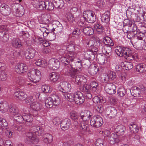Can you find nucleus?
<instances>
[{
  "label": "nucleus",
  "mask_w": 146,
  "mask_h": 146,
  "mask_svg": "<svg viewBox=\"0 0 146 146\" xmlns=\"http://www.w3.org/2000/svg\"><path fill=\"white\" fill-rule=\"evenodd\" d=\"M36 1L35 5V7L38 10H43L45 9V1L40 0H35Z\"/></svg>",
  "instance_id": "obj_25"
},
{
  "label": "nucleus",
  "mask_w": 146,
  "mask_h": 146,
  "mask_svg": "<svg viewBox=\"0 0 146 146\" xmlns=\"http://www.w3.org/2000/svg\"><path fill=\"white\" fill-rule=\"evenodd\" d=\"M94 40H90L89 39L84 41V44H86L88 46L92 48L94 47Z\"/></svg>",
  "instance_id": "obj_50"
},
{
  "label": "nucleus",
  "mask_w": 146,
  "mask_h": 146,
  "mask_svg": "<svg viewBox=\"0 0 146 146\" xmlns=\"http://www.w3.org/2000/svg\"><path fill=\"white\" fill-rule=\"evenodd\" d=\"M16 82L17 84L22 86L24 84L25 80L23 78L18 77L16 79Z\"/></svg>",
  "instance_id": "obj_58"
},
{
  "label": "nucleus",
  "mask_w": 146,
  "mask_h": 146,
  "mask_svg": "<svg viewBox=\"0 0 146 146\" xmlns=\"http://www.w3.org/2000/svg\"><path fill=\"white\" fill-rule=\"evenodd\" d=\"M36 50L34 48L30 47L27 49L25 54V58L27 59L32 58L35 55Z\"/></svg>",
  "instance_id": "obj_16"
},
{
  "label": "nucleus",
  "mask_w": 146,
  "mask_h": 146,
  "mask_svg": "<svg viewBox=\"0 0 146 146\" xmlns=\"http://www.w3.org/2000/svg\"><path fill=\"white\" fill-rule=\"evenodd\" d=\"M117 111L115 109L112 107L107 108L106 109V113L110 117H114L117 114Z\"/></svg>",
  "instance_id": "obj_17"
},
{
  "label": "nucleus",
  "mask_w": 146,
  "mask_h": 146,
  "mask_svg": "<svg viewBox=\"0 0 146 146\" xmlns=\"http://www.w3.org/2000/svg\"><path fill=\"white\" fill-rule=\"evenodd\" d=\"M93 101L95 104H99L100 103H104L106 102L105 98L102 96L99 97L98 96L94 97L93 99Z\"/></svg>",
  "instance_id": "obj_39"
},
{
  "label": "nucleus",
  "mask_w": 146,
  "mask_h": 146,
  "mask_svg": "<svg viewBox=\"0 0 146 146\" xmlns=\"http://www.w3.org/2000/svg\"><path fill=\"white\" fill-rule=\"evenodd\" d=\"M145 36V34L141 32H139L138 33H136L135 38H137L138 40H143V38Z\"/></svg>",
  "instance_id": "obj_54"
},
{
  "label": "nucleus",
  "mask_w": 146,
  "mask_h": 146,
  "mask_svg": "<svg viewBox=\"0 0 146 146\" xmlns=\"http://www.w3.org/2000/svg\"><path fill=\"white\" fill-rule=\"evenodd\" d=\"M66 17L69 21L73 23L74 21V18L73 16L70 12L67 13L66 14Z\"/></svg>",
  "instance_id": "obj_55"
},
{
  "label": "nucleus",
  "mask_w": 146,
  "mask_h": 146,
  "mask_svg": "<svg viewBox=\"0 0 146 146\" xmlns=\"http://www.w3.org/2000/svg\"><path fill=\"white\" fill-rule=\"evenodd\" d=\"M90 112L88 110H85L83 115V121L84 125H83V133L84 134L90 133V131L89 127L88 120L90 117Z\"/></svg>",
  "instance_id": "obj_5"
},
{
  "label": "nucleus",
  "mask_w": 146,
  "mask_h": 146,
  "mask_svg": "<svg viewBox=\"0 0 146 146\" xmlns=\"http://www.w3.org/2000/svg\"><path fill=\"white\" fill-rule=\"evenodd\" d=\"M91 68H89L88 71L90 74L92 75L96 74L99 70V68L97 64H91Z\"/></svg>",
  "instance_id": "obj_30"
},
{
  "label": "nucleus",
  "mask_w": 146,
  "mask_h": 146,
  "mask_svg": "<svg viewBox=\"0 0 146 146\" xmlns=\"http://www.w3.org/2000/svg\"><path fill=\"white\" fill-rule=\"evenodd\" d=\"M41 104L37 102H33L31 105L30 106L31 108L34 111H35L36 113L35 116L38 115L37 111L40 110L42 108Z\"/></svg>",
  "instance_id": "obj_20"
},
{
  "label": "nucleus",
  "mask_w": 146,
  "mask_h": 146,
  "mask_svg": "<svg viewBox=\"0 0 146 146\" xmlns=\"http://www.w3.org/2000/svg\"><path fill=\"white\" fill-rule=\"evenodd\" d=\"M41 90L42 92L44 93H50L52 92V87L47 85H44L41 87Z\"/></svg>",
  "instance_id": "obj_46"
},
{
  "label": "nucleus",
  "mask_w": 146,
  "mask_h": 146,
  "mask_svg": "<svg viewBox=\"0 0 146 146\" xmlns=\"http://www.w3.org/2000/svg\"><path fill=\"white\" fill-rule=\"evenodd\" d=\"M33 118L30 114L27 113H23L22 115H21L18 119H16L17 122L21 123L24 122L25 121V125L27 126H30L32 125V122L33 121Z\"/></svg>",
  "instance_id": "obj_6"
},
{
  "label": "nucleus",
  "mask_w": 146,
  "mask_h": 146,
  "mask_svg": "<svg viewBox=\"0 0 146 146\" xmlns=\"http://www.w3.org/2000/svg\"><path fill=\"white\" fill-rule=\"evenodd\" d=\"M49 97H48L45 100V104L46 107L48 108H52L53 106V104Z\"/></svg>",
  "instance_id": "obj_47"
},
{
  "label": "nucleus",
  "mask_w": 146,
  "mask_h": 146,
  "mask_svg": "<svg viewBox=\"0 0 146 146\" xmlns=\"http://www.w3.org/2000/svg\"><path fill=\"white\" fill-rule=\"evenodd\" d=\"M96 146H104V145L103 140L101 139H98L95 142Z\"/></svg>",
  "instance_id": "obj_61"
},
{
  "label": "nucleus",
  "mask_w": 146,
  "mask_h": 146,
  "mask_svg": "<svg viewBox=\"0 0 146 146\" xmlns=\"http://www.w3.org/2000/svg\"><path fill=\"white\" fill-rule=\"evenodd\" d=\"M76 56V55L73 51L69 52L66 55L67 57L71 62L73 61V58H75Z\"/></svg>",
  "instance_id": "obj_57"
},
{
  "label": "nucleus",
  "mask_w": 146,
  "mask_h": 146,
  "mask_svg": "<svg viewBox=\"0 0 146 146\" xmlns=\"http://www.w3.org/2000/svg\"><path fill=\"white\" fill-rule=\"evenodd\" d=\"M103 41L104 43L106 45L112 46L114 45V43L112 40L108 36L104 37L103 38Z\"/></svg>",
  "instance_id": "obj_42"
},
{
  "label": "nucleus",
  "mask_w": 146,
  "mask_h": 146,
  "mask_svg": "<svg viewBox=\"0 0 146 146\" xmlns=\"http://www.w3.org/2000/svg\"><path fill=\"white\" fill-rule=\"evenodd\" d=\"M83 17L87 23H92L96 21V16L93 13L88 11H84L83 13Z\"/></svg>",
  "instance_id": "obj_9"
},
{
  "label": "nucleus",
  "mask_w": 146,
  "mask_h": 146,
  "mask_svg": "<svg viewBox=\"0 0 146 146\" xmlns=\"http://www.w3.org/2000/svg\"><path fill=\"white\" fill-rule=\"evenodd\" d=\"M106 74L107 77L102 78V81L103 82H107L108 80V79L113 80L116 78V73L115 72L111 71H108Z\"/></svg>",
  "instance_id": "obj_19"
},
{
  "label": "nucleus",
  "mask_w": 146,
  "mask_h": 146,
  "mask_svg": "<svg viewBox=\"0 0 146 146\" xmlns=\"http://www.w3.org/2000/svg\"><path fill=\"white\" fill-rule=\"evenodd\" d=\"M70 115L71 118L74 120L77 119L78 117L76 112L74 111H71L70 113Z\"/></svg>",
  "instance_id": "obj_60"
},
{
  "label": "nucleus",
  "mask_w": 146,
  "mask_h": 146,
  "mask_svg": "<svg viewBox=\"0 0 146 146\" xmlns=\"http://www.w3.org/2000/svg\"><path fill=\"white\" fill-rule=\"evenodd\" d=\"M49 98L51 99L53 105L55 106L59 105L60 103V100L58 96L56 94H52Z\"/></svg>",
  "instance_id": "obj_23"
},
{
  "label": "nucleus",
  "mask_w": 146,
  "mask_h": 146,
  "mask_svg": "<svg viewBox=\"0 0 146 146\" xmlns=\"http://www.w3.org/2000/svg\"><path fill=\"white\" fill-rule=\"evenodd\" d=\"M98 85V84L96 82H92L90 85L87 84L84 85V87L83 89L84 92H86V94L85 96H86L87 98L90 99L92 98V95L90 93V91L92 89V91L94 92L96 90V88Z\"/></svg>",
  "instance_id": "obj_7"
},
{
  "label": "nucleus",
  "mask_w": 146,
  "mask_h": 146,
  "mask_svg": "<svg viewBox=\"0 0 146 146\" xmlns=\"http://www.w3.org/2000/svg\"><path fill=\"white\" fill-rule=\"evenodd\" d=\"M13 132L11 130L9 129H6L5 131V133L6 136L9 138L11 137L12 135Z\"/></svg>",
  "instance_id": "obj_63"
},
{
  "label": "nucleus",
  "mask_w": 146,
  "mask_h": 146,
  "mask_svg": "<svg viewBox=\"0 0 146 146\" xmlns=\"http://www.w3.org/2000/svg\"><path fill=\"white\" fill-rule=\"evenodd\" d=\"M30 131L31 132L26 133V136L29 138V140H32L36 141L37 139H36V137L34 134L36 135H40L42 133L43 129L40 126L35 125L31 127Z\"/></svg>",
  "instance_id": "obj_3"
},
{
  "label": "nucleus",
  "mask_w": 146,
  "mask_h": 146,
  "mask_svg": "<svg viewBox=\"0 0 146 146\" xmlns=\"http://www.w3.org/2000/svg\"><path fill=\"white\" fill-rule=\"evenodd\" d=\"M82 93L80 92H76L74 97V100L75 103L78 104H81L82 101Z\"/></svg>",
  "instance_id": "obj_29"
},
{
  "label": "nucleus",
  "mask_w": 146,
  "mask_h": 146,
  "mask_svg": "<svg viewBox=\"0 0 146 146\" xmlns=\"http://www.w3.org/2000/svg\"><path fill=\"white\" fill-rule=\"evenodd\" d=\"M64 45L66 46V50L69 52L73 51L74 49V45L72 44L66 42L64 44Z\"/></svg>",
  "instance_id": "obj_49"
},
{
  "label": "nucleus",
  "mask_w": 146,
  "mask_h": 146,
  "mask_svg": "<svg viewBox=\"0 0 146 146\" xmlns=\"http://www.w3.org/2000/svg\"><path fill=\"white\" fill-rule=\"evenodd\" d=\"M70 124V121L69 119H66L63 120L61 124V129L63 130H65L69 128Z\"/></svg>",
  "instance_id": "obj_24"
},
{
  "label": "nucleus",
  "mask_w": 146,
  "mask_h": 146,
  "mask_svg": "<svg viewBox=\"0 0 146 146\" xmlns=\"http://www.w3.org/2000/svg\"><path fill=\"white\" fill-rule=\"evenodd\" d=\"M8 104L6 102H3L0 103V111L3 113L7 112L8 110Z\"/></svg>",
  "instance_id": "obj_36"
},
{
  "label": "nucleus",
  "mask_w": 146,
  "mask_h": 146,
  "mask_svg": "<svg viewBox=\"0 0 146 146\" xmlns=\"http://www.w3.org/2000/svg\"><path fill=\"white\" fill-rule=\"evenodd\" d=\"M131 93L134 97H138L140 96L141 92V90L139 88L134 87Z\"/></svg>",
  "instance_id": "obj_37"
},
{
  "label": "nucleus",
  "mask_w": 146,
  "mask_h": 146,
  "mask_svg": "<svg viewBox=\"0 0 146 146\" xmlns=\"http://www.w3.org/2000/svg\"><path fill=\"white\" fill-rule=\"evenodd\" d=\"M52 140V136L51 135L47 133L44 135L43 140L45 143H50Z\"/></svg>",
  "instance_id": "obj_35"
},
{
  "label": "nucleus",
  "mask_w": 146,
  "mask_h": 146,
  "mask_svg": "<svg viewBox=\"0 0 146 146\" xmlns=\"http://www.w3.org/2000/svg\"><path fill=\"white\" fill-rule=\"evenodd\" d=\"M115 52L118 56H124L125 58L129 60H133L136 57H137L136 53L132 52L131 49L127 47H117L115 49Z\"/></svg>",
  "instance_id": "obj_1"
},
{
  "label": "nucleus",
  "mask_w": 146,
  "mask_h": 146,
  "mask_svg": "<svg viewBox=\"0 0 146 146\" xmlns=\"http://www.w3.org/2000/svg\"><path fill=\"white\" fill-rule=\"evenodd\" d=\"M90 53V52L89 51L84 52L83 54L84 59L83 60L84 63L85 64L86 63L88 64L91 63V62H90L91 56L89 54Z\"/></svg>",
  "instance_id": "obj_34"
},
{
  "label": "nucleus",
  "mask_w": 146,
  "mask_h": 146,
  "mask_svg": "<svg viewBox=\"0 0 146 146\" xmlns=\"http://www.w3.org/2000/svg\"><path fill=\"white\" fill-rule=\"evenodd\" d=\"M8 125V123L6 120L4 118L0 117V128H2L3 130L5 129H6Z\"/></svg>",
  "instance_id": "obj_45"
},
{
  "label": "nucleus",
  "mask_w": 146,
  "mask_h": 146,
  "mask_svg": "<svg viewBox=\"0 0 146 146\" xmlns=\"http://www.w3.org/2000/svg\"><path fill=\"white\" fill-rule=\"evenodd\" d=\"M104 89L107 93L111 95L115 94L116 92L115 86L111 83L106 84L104 87Z\"/></svg>",
  "instance_id": "obj_14"
},
{
  "label": "nucleus",
  "mask_w": 146,
  "mask_h": 146,
  "mask_svg": "<svg viewBox=\"0 0 146 146\" xmlns=\"http://www.w3.org/2000/svg\"><path fill=\"white\" fill-rule=\"evenodd\" d=\"M41 77L40 72L38 70L33 68L30 70L27 73V78L34 83L39 82Z\"/></svg>",
  "instance_id": "obj_4"
},
{
  "label": "nucleus",
  "mask_w": 146,
  "mask_h": 146,
  "mask_svg": "<svg viewBox=\"0 0 146 146\" xmlns=\"http://www.w3.org/2000/svg\"><path fill=\"white\" fill-rule=\"evenodd\" d=\"M0 12L4 16H8L10 14L11 8L7 5L5 4H2L0 6Z\"/></svg>",
  "instance_id": "obj_13"
},
{
  "label": "nucleus",
  "mask_w": 146,
  "mask_h": 146,
  "mask_svg": "<svg viewBox=\"0 0 146 146\" xmlns=\"http://www.w3.org/2000/svg\"><path fill=\"white\" fill-rule=\"evenodd\" d=\"M24 9L23 7L19 5L16 9V13L17 16L21 17L24 14Z\"/></svg>",
  "instance_id": "obj_33"
},
{
  "label": "nucleus",
  "mask_w": 146,
  "mask_h": 146,
  "mask_svg": "<svg viewBox=\"0 0 146 146\" xmlns=\"http://www.w3.org/2000/svg\"><path fill=\"white\" fill-rule=\"evenodd\" d=\"M9 111L11 114L13 115L14 119L16 121V119H18L21 115L19 113L18 108L14 106L11 105L10 106Z\"/></svg>",
  "instance_id": "obj_12"
},
{
  "label": "nucleus",
  "mask_w": 146,
  "mask_h": 146,
  "mask_svg": "<svg viewBox=\"0 0 146 146\" xmlns=\"http://www.w3.org/2000/svg\"><path fill=\"white\" fill-rule=\"evenodd\" d=\"M94 42V46L97 47H102V42L99 38L97 36H95L94 37V40H93Z\"/></svg>",
  "instance_id": "obj_41"
},
{
  "label": "nucleus",
  "mask_w": 146,
  "mask_h": 146,
  "mask_svg": "<svg viewBox=\"0 0 146 146\" xmlns=\"http://www.w3.org/2000/svg\"><path fill=\"white\" fill-rule=\"evenodd\" d=\"M9 36L8 34L4 32V35H3L1 40L3 42H5L9 40Z\"/></svg>",
  "instance_id": "obj_62"
},
{
  "label": "nucleus",
  "mask_w": 146,
  "mask_h": 146,
  "mask_svg": "<svg viewBox=\"0 0 146 146\" xmlns=\"http://www.w3.org/2000/svg\"><path fill=\"white\" fill-rule=\"evenodd\" d=\"M57 24H58V25L57 26V27L54 29V31H55L56 35L61 37L63 35V27L58 21L57 22Z\"/></svg>",
  "instance_id": "obj_21"
},
{
  "label": "nucleus",
  "mask_w": 146,
  "mask_h": 146,
  "mask_svg": "<svg viewBox=\"0 0 146 146\" xmlns=\"http://www.w3.org/2000/svg\"><path fill=\"white\" fill-rule=\"evenodd\" d=\"M14 95L19 99L22 101H25L27 104H31L33 100L32 97L27 98V94L22 91H16L14 93Z\"/></svg>",
  "instance_id": "obj_8"
},
{
  "label": "nucleus",
  "mask_w": 146,
  "mask_h": 146,
  "mask_svg": "<svg viewBox=\"0 0 146 146\" xmlns=\"http://www.w3.org/2000/svg\"><path fill=\"white\" fill-rule=\"evenodd\" d=\"M68 92H66L62 93L63 95V98L65 100L70 102H73L74 100V97L75 94L73 93H68Z\"/></svg>",
  "instance_id": "obj_22"
},
{
  "label": "nucleus",
  "mask_w": 146,
  "mask_h": 146,
  "mask_svg": "<svg viewBox=\"0 0 146 146\" xmlns=\"http://www.w3.org/2000/svg\"><path fill=\"white\" fill-rule=\"evenodd\" d=\"M110 13L108 11L103 14L101 17L102 21L106 23H108L110 20Z\"/></svg>",
  "instance_id": "obj_32"
},
{
  "label": "nucleus",
  "mask_w": 146,
  "mask_h": 146,
  "mask_svg": "<svg viewBox=\"0 0 146 146\" xmlns=\"http://www.w3.org/2000/svg\"><path fill=\"white\" fill-rule=\"evenodd\" d=\"M58 88L60 91L62 92V93H63L70 91L71 86L70 84L67 82H60Z\"/></svg>",
  "instance_id": "obj_11"
},
{
  "label": "nucleus",
  "mask_w": 146,
  "mask_h": 146,
  "mask_svg": "<svg viewBox=\"0 0 146 146\" xmlns=\"http://www.w3.org/2000/svg\"><path fill=\"white\" fill-rule=\"evenodd\" d=\"M69 67H71V69L69 72L71 76L73 78L76 77V82L78 84L80 83L81 81H80L79 77L76 76L77 70L75 68H74L72 67V65L71 64H69Z\"/></svg>",
  "instance_id": "obj_18"
},
{
  "label": "nucleus",
  "mask_w": 146,
  "mask_h": 146,
  "mask_svg": "<svg viewBox=\"0 0 146 146\" xmlns=\"http://www.w3.org/2000/svg\"><path fill=\"white\" fill-rule=\"evenodd\" d=\"M11 43L12 46L15 48H19L22 46L21 40L18 38H13Z\"/></svg>",
  "instance_id": "obj_31"
},
{
  "label": "nucleus",
  "mask_w": 146,
  "mask_h": 146,
  "mask_svg": "<svg viewBox=\"0 0 146 146\" xmlns=\"http://www.w3.org/2000/svg\"><path fill=\"white\" fill-rule=\"evenodd\" d=\"M102 52L106 56H110L111 55L112 48L111 46L107 45L102 46Z\"/></svg>",
  "instance_id": "obj_26"
},
{
  "label": "nucleus",
  "mask_w": 146,
  "mask_h": 146,
  "mask_svg": "<svg viewBox=\"0 0 146 146\" xmlns=\"http://www.w3.org/2000/svg\"><path fill=\"white\" fill-rule=\"evenodd\" d=\"M111 134L110 131L109 130H105L104 131V138L108 137V141L110 143V141L109 138L111 137Z\"/></svg>",
  "instance_id": "obj_59"
},
{
  "label": "nucleus",
  "mask_w": 146,
  "mask_h": 146,
  "mask_svg": "<svg viewBox=\"0 0 146 146\" xmlns=\"http://www.w3.org/2000/svg\"><path fill=\"white\" fill-rule=\"evenodd\" d=\"M136 71L140 72H143L146 71V64H137L135 66Z\"/></svg>",
  "instance_id": "obj_43"
},
{
  "label": "nucleus",
  "mask_w": 146,
  "mask_h": 146,
  "mask_svg": "<svg viewBox=\"0 0 146 146\" xmlns=\"http://www.w3.org/2000/svg\"><path fill=\"white\" fill-rule=\"evenodd\" d=\"M130 31L136 33L137 32V26L134 24L133 23L132 25L130 27Z\"/></svg>",
  "instance_id": "obj_64"
},
{
  "label": "nucleus",
  "mask_w": 146,
  "mask_h": 146,
  "mask_svg": "<svg viewBox=\"0 0 146 146\" xmlns=\"http://www.w3.org/2000/svg\"><path fill=\"white\" fill-rule=\"evenodd\" d=\"M94 30L96 31L98 34H101L103 32V28L101 26L98 24H96L94 25Z\"/></svg>",
  "instance_id": "obj_51"
},
{
  "label": "nucleus",
  "mask_w": 146,
  "mask_h": 146,
  "mask_svg": "<svg viewBox=\"0 0 146 146\" xmlns=\"http://www.w3.org/2000/svg\"><path fill=\"white\" fill-rule=\"evenodd\" d=\"M53 3L55 7L60 8H62L64 5L63 0H54Z\"/></svg>",
  "instance_id": "obj_40"
},
{
  "label": "nucleus",
  "mask_w": 146,
  "mask_h": 146,
  "mask_svg": "<svg viewBox=\"0 0 146 146\" xmlns=\"http://www.w3.org/2000/svg\"><path fill=\"white\" fill-rule=\"evenodd\" d=\"M130 130L132 133H137L139 131V127L137 125L134 123L131 124L129 126Z\"/></svg>",
  "instance_id": "obj_44"
},
{
  "label": "nucleus",
  "mask_w": 146,
  "mask_h": 146,
  "mask_svg": "<svg viewBox=\"0 0 146 146\" xmlns=\"http://www.w3.org/2000/svg\"><path fill=\"white\" fill-rule=\"evenodd\" d=\"M28 69L26 64H17L15 68V72L18 73H23L26 72Z\"/></svg>",
  "instance_id": "obj_15"
},
{
  "label": "nucleus",
  "mask_w": 146,
  "mask_h": 146,
  "mask_svg": "<svg viewBox=\"0 0 146 146\" xmlns=\"http://www.w3.org/2000/svg\"><path fill=\"white\" fill-rule=\"evenodd\" d=\"M127 37L129 39L133 40L135 39L136 33L129 31L127 33Z\"/></svg>",
  "instance_id": "obj_56"
},
{
  "label": "nucleus",
  "mask_w": 146,
  "mask_h": 146,
  "mask_svg": "<svg viewBox=\"0 0 146 146\" xmlns=\"http://www.w3.org/2000/svg\"><path fill=\"white\" fill-rule=\"evenodd\" d=\"M59 78V75L56 73L52 72L50 74L49 78L51 82H56Z\"/></svg>",
  "instance_id": "obj_38"
},
{
  "label": "nucleus",
  "mask_w": 146,
  "mask_h": 146,
  "mask_svg": "<svg viewBox=\"0 0 146 146\" xmlns=\"http://www.w3.org/2000/svg\"><path fill=\"white\" fill-rule=\"evenodd\" d=\"M83 32L85 35H92L94 33V30L92 28L89 26H83Z\"/></svg>",
  "instance_id": "obj_28"
},
{
  "label": "nucleus",
  "mask_w": 146,
  "mask_h": 146,
  "mask_svg": "<svg viewBox=\"0 0 146 146\" xmlns=\"http://www.w3.org/2000/svg\"><path fill=\"white\" fill-rule=\"evenodd\" d=\"M45 9L50 11L54 9V4H53L51 2H49V1H45Z\"/></svg>",
  "instance_id": "obj_48"
},
{
  "label": "nucleus",
  "mask_w": 146,
  "mask_h": 146,
  "mask_svg": "<svg viewBox=\"0 0 146 146\" xmlns=\"http://www.w3.org/2000/svg\"><path fill=\"white\" fill-rule=\"evenodd\" d=\"M7 74L5 71L0 70V80L5 81L7 79Z\"/></svg>",
  "instance_id": "obj_52"
},
{
  "label": "nucleus",
  "mask_w": 146,
  "mask_h": 146,
  "mask_svg": "<svg viewBox=\"0 0 146 146\" xmlns=\"http://www.w3.org/2000/svg\"><path fill=\"white\" fill-rule=\"evenodd\" d=\"M102 118L99 116H94L91 119L90 125L94 127H98L103 124Z\"/></svg>",
  "instance_id": "obj_10"
},
{
  "label": "nucleus",
  "mask_w": 146,
  "mask_h": 146,
  "mask_svg": "<svg viewBox=\"0 0 146 146\" xmlns=\"http://www.w3.org/2000/svg\"><path fill=\"white\" fill-rule=\"evenodd\" d=\"M117 94L121 97L123 96L125 93V89L123 87H121L118 89L117 91Z\"/></svg>",
  "instance_id": "obj_53"
},
{
  "label": "nucleus",
  "mask_w": 146,
  "mask_h": 146,
  "mask_svg": "<svg viewBox=\"0 0 146 146\" xmlns=\"http://www.w3.org/2000/svg\"><path fill=\"white\" fill-rule=\"evenodd\" d=\"M125 130V127L122 125H117L115 129V133H112L109 138L110 144H114L120 141L119 137L123 135Z\"/></svg>",
  "instance_id": "obj_2"
},
{
  "label": "nucleus",
  "mask_w": 146,
  "mask_h": 146,
  "mask_svg": "<svg viewBox=\"0 0 146 146\" xmlns=\"http://www.w3.org/2000/svg\"><path fill=\"white\" fill-rule=\"evenodd\" d=\"M41 21L42 23L47 24L51 22V19L50 14H44L42 15Z\"/></svg>",
  "instance_id": "obj_27"
}]
</instances>
